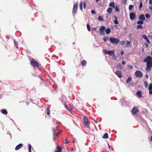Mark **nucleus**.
Wrapping results in <instances>:
<instances>
[{
  "instance_id": "nucleus-1",
  "label": "nucleus",
  "mask_w": 152,
  "mask_h": 152,
  "mask_svg": "<svg viewBox=\"0 0 152 152\" xmlns=\"http://www.w3.org/2000/svg\"><path fill=\"white\" fill-rule=\"evenodd\" d=\"M144 61L147 63V67L146 69L147 71L149 72L152 66V57L148 56L144 60Z\"/></svg>"
},
{
  "instance_id": "nucleus-2",
  "label": "nucleus",
  "mask_w": 152,
  "mask_h": 152,
  "mask_svg": "<svg viewBox=\"0 0 152 152\" xmlns=\"http://www.w3.org/2000/svg\"><path fill=\"white\" fill-rule=\"evenodd\" d=\"M31 64L34 67L39 66V64L38 62L34 59H32L31 61Z\"/></svg>"
},
{
  "instance_id": "nucleus-3",
  "label": "nucleus",
  "mask_w": 152,
  "mask_h": 152,
  "mask_svg": "<svg viewBox=\"0 0 152 152\" xmlns=\"http://www.w3.org/2000/svg\"><path fill=\"white\" fill-rule=\"evenodd\" d=\"M103 52L109 55L110 56H112L115 53V51L114 50L108 51L107 50H104Z\"/></svg>"
},
{
  "instance_id": "nucleus-4",
  "label": "nucleus",
  "mask_w": 152,
  "mask_h": 152,
  "mask_svg": "<svg viewBox=\"0 0 152 152\" xmlns=\"http://www.w3.org/2000/svg\"><path fill=\"white\" fill-rule=\"evenodd\" d=\"M110 40L112 43L116 44H118L119 42L118 39L114 38H110Z\"/></svg>"
},
{
  "instance_id": "nucleus-5",
  "label": "nucleus",
  "mask_w": 152,
  "mask_h": 152,
  "mask_svg": "<svg viewBox=\"0 0 152 152\" xmlns=\"http://www.w3.org/2000/svg\"><path fill=\"white\" fill-rule=\"evenodd\" d=\"M106 28L104 26H101L99 28V31L101 34L104 35L105 34L104 31Z\"/></svg>"
},
{
  "instance_id": "nucleus-6",
  "label": "nucleus",
  "mask_w": 152,
  "mask_h": 152,
  "mask_svg": "<svg viewBox=\"0 0 152 152\" xmlns=\"http://www.w3.org/2000/svg\"><path fill=\"white\" fill-rule=\"evenodd\" d=\"M135 75L137 77H141L142 75V74L141 71L139 70H137L135 72Z\"/></svg>"
},
{
  "instance_id": "nucleus-7",
  "label": "nucleus",
  "mask_w": 152,
  "mask_h": 152,
  "mask_svg": "<svg viewBox=\"0 0 152 152\" xmlns=\"http://www.w3.org/2000/svg\"><path fill=\"white\" fill-rule=\"evenodd\" d=\"M77 4H75L74 5L72 10V12L74 14H75L76 13L77 10Z\"/></svg>"
},
{
  "instance_id": "nucleus-8",
  "label": "nucleus",
  "mask_w": 152,
  "mask_h": 152,
  "mask_svg": "<svg viewBox=\"0 0 152 152\" xmlns=\"http://www.w3.org/2000/svg\"><path fill=\"white\" fill-rule=\"evenodd\" d=\"M138 112L139 110L138 108L136 107H133L132 111V114L133 115H134Z\"/></svg>"
},
{
  "instance_id": "nucleus-9",
  "label": "nucleus",
  "mask_w": 152,
  "mask_h": 152,
  "mask_svg": "<svg viewBox=\"0 0 152 152\" xmlns=\"http://www.w3.org/2000/svg\"><path fill=\"white\" fill-rule=\"evenodd\" d=\"M130 18L131 20H134L136 18L135 14L134 12H132L130 14Z\"/></svg>"
},
{
  "instance_id": "nucleus-10",
  "label": "nucleus",
  "mask_w": 152,
  "mask_h": 152,
  "mask_svg": "<svg viewBox=\"0 0 152 152\" xmlns=\"http://www.w3.org/2000/svg\"><path fill=\"white\" fill-rule=\"evenodd\" d=\"M115 73L119 78H121L122 77V74L121 71L119 70L115 72Z\"/></svg>"
},
{
  "instance_id": "nucleus-11",
  "label": "nucleus",
  "mask_w": 152,
  "mask_h": 152,
  "mask_svg": "<svg viewBox=\"0 0 152 152\" xmlns=\"http://www.w3.org/2000/svg\"><path fill=\"white\" fill-rule=\"evenodd\" d=\"M148 90H149V94H152V84L151 83L150 84Z\"/></svg>"
},
{
  "instance_id": "nucleus-12",
  "label": "nucleus",
  "mask_w": 152,
  "mask_h": 152,
  "mask_svg": "<svg viewBox=\"0 0 152 152\" xmlns=\"http://www.w3.org/2000/svg\"><path fill=\"white\" fill-rule=\"evenodd\" d=\"M84 121L86 125L87 126H88L89 125V122L87 117H85L84 118Z\"/></svg>"
},
{
  "instance_id": "nucleus-13",
  "label": "nucleus",
  "mask_w": 152,
  "mask_h": 152,
  "mask_svg": "<svg viewBox=\"0 0 152 152\" xmlns=\"http://www.w3.org/2000/svg\"><path fill=\"white\" fill-rule=\"evenodd\" d=\"M109 6L110 7H112L113 8H115V4L114 2H110L109 4Z\"/></svg>"
},
{
  "instance_id": "nucleus-14",
  "label": "nucleus",
  "mask_w": 152,
  "mask_h": 152,
  "mask_svg": "<svg viewBox=\"0 0 152 152\" xmlns=\"http://www.w3.org/2000/svg\"><path fill=\"white\" fill-rule=\"evenodd\" d=\"M139 19L140 20H144L145 19V18L143 15H141L139 16Z\"/></svg>"
},
{
  "instance_id": "nucleus-15",
  "label": "nucleus",
  "mask_w": 152,
  "mask_h": 152,
  "mask_svg": "<svg viewBox=\"0 0 152 152\" xmlns=\"http://www.w3.org/2000/svg\"><path fill=\"white\" fill-rule=\"evenodd\" d=\"M22 145L23 144H20L19 145H18L15 147V150H18L21 147Z\"/></svg>"
},
{
  "instance_id": "nucleus-16",
  "label": "nucleus",
  "mask_w": 152,
  "mask_h": 152,
  "mask_svg": "<svg viewBox=\"0 0 152 152\" xmlns=\"http://www.w3.org/2000/svg\"><path fill=\"white\" fill-rule=\"evenodd\" d=\"M142 37L143 38H144L147 41V42L148 43L150 44V41L148 39L147 37L144 35H142Z\"/></svg>"
},
{
  "instance_id": "nucleus-17",
  "label": "nucleus",
  "mask_w": 152,
  "mask_h": 152,
  "mask_svg": "<svg viewBox=\"0 0 152 152\" xmlns=\"http://www.w3.org/2000/svg\"><path fill=\"white\" fill-rule=\"evenodd\" d=\"M113 11L112 9L111 8L109 7L107 10V12L109 14H111Z\"/></svg>"
},
{
  "instance_id": "nucleus-18",
  "label": "nucleus",
  "mask_w": 152,
  "mask_h": 152,
  "mask_svg": "<svg viewBox=\"0 0 152 152\" xmlns=\"http://www.w3.org/2000/svg\"><path fill=\"white\" fill-rule=\"evenodd\" d=\"M57 151H56L55 152H61V148L60 147H57Z\"/></svg>"
},
{
  "instance_id": "nucleus-19",
  "label": "nucleus",
  "mask_w": 152,
  "mask_h": 152,
  "mask_svg": "<svg viewBox=\"0 0 152 152\" xmlns=\"http://www.w3.org/2000/svg\"><path fill=\"white\" fill-rule=\"evenodd\" d=\"M137 94L139 97H141L142 96L141 95V92L140 91H138L137 92Z\"/></svg>"
},
{
  "instance_id": "nucleus-20",
  "label": "nucleus",
  "mask_w": 152,
  "mask_h": 152,
  "mask_svg": "<svg viewBox=\"0 0 152 152\" xmlns=\"http://www.w3.org/2000/svg\"><path fill=\"white\" fill-rule=\"evenodd\" d=\"M108 134L107 133H105L103 136V138L104 139H107L108 138Z\"/></svg>"
},
{
  "instance_id": "nucleus-21",
  "label": "nucleus",
  "mask_w": 152,
  "mask_h": 152,
  "mask_svg": "<svg viewBox=\"0 0 152 152\" xmlns=\"http://www.w3.org/2000/svg\"><path fill=\"white\" fill-rule=\"evenodd\" d=\"M126 44L125 46V47H127L130 46V44L131 43L130 42L126 41Z\"/></svg>"
},
{
  "instance_id": "nucleus-22",
  "label": "nucleus",
  "mask_w": 152,
  "mask_h": 152,
  "mask_svg": "<svg viewBox=\"0 0 152 152\" xmlns=\"http://www.w3.org/2000/svg\"><path fill=\"white\" fill-rule=\"evenodd\" d=\"M111 31L110 29L109 28H107L105 31L106 33L107 34H109L110 33Z\"/></svg>"
},
{
  "instance_id": "nucleus-23",
  "label": "nucleus",
  "mask_w": 152,
  "mask_h": 152,
  "mask_svg": "<svg viewBox=\"0 0 152 152\" xmlns=\"http://www.w3.org/2000/svg\"><path fill=\"white\" fill-rule=\"evenodd\" d=\"M83 2L81 1L80 2V10L82 11V10H83Z\"/></svg>"
},
{
  "instance_id": "nucleus-24",
  "label": "nucleus",
  "mask_w": 152,
  "mask_h": 152,
  "mask_svg": "<svg viewBox=\"0 0 152 152\" xmlns=\"http://www.w3.org/2000/svg\"><path fill=\"white\" fill-rule=\"evenodd\" d=\"M114 17L115 18V20L114 21V23L115 24H118V22L117 21V19H118V18H117V17L116 16H114Z\"/></svg>"
},
{
  "instance_id": "nucleus-25",
  "label": "nucleus",
  "mask_w": 152,
  "mask_h": 152,
  "mask_svg": "<svg viewBox=\"0 0 152 152\" xmlns=\"http://www.w3.org/2000/svg\"><path fill=\"white\" fill-rule=\"evenodd\" d=\"M116 67L118 69H121L122 68V65L120 63L117 65Z\"/></svg>"
},
{
  "instance_id": "nucleus-26",
  "label": "nucleus",
  "mask_w": 152,
  "mask_h": 152,
  "mask_svg": "<svg viewBox=\"0 0 152 152\" xmlns=\"http://www.w3.org/2000/svg\"><path fill=\"white\" fill-rule=\"evenodd\" d=\"M1 113L4 114H6L7 113V111L5 110H2L1 111Z\"/></svg>"
},
{
  "instance_id": "nucleus-27",
  "label": "nucleus",
  "mask_w": 152,
  "mask_h": 152,
  "mask_svg": "<svg viewBox=\"0 0 152 152\" xmlns=\"http://www.w3.org/2000/svg\"><path fill=\"white\" fill-rule=\"evenodd\" d=\"M132 79V78L131 77H129L128 78V79L126 81V83H129L130 81Z\"/></svg>"
},
{
  "instance_id": "nucleus-28",
  "label": "nucleus",
  "mask_w": 152,
  "mask_h": 152,
  "mask_svg": "<svg viewBox=\"0 0 152 152\" xmlns=\"http://www.w3.org/2000/svg\"><path fill=\"white\" fill-rule=\"evenodd\" d=\"M137 23L138 24H142L143 23V21L142 20H139L137 21Z\"/></svg>"
},
{
  "instance_id": "nucleus-29",
  "label": "nucleus",
  "mask_w": 152,
  "mask_h": 152,
  "mask_svg": "<svg viewBox=\"0 0 152 152\" xmlns=\"http://www.w3.org/2000/svg\"><path fill=\"white\" fill-rule=\"evenodd\" d=\"M87 27L88 30L89 31H91V30L90 25L89 24H87Z\"/></svg>"
},
{
  "instance_id": "nucleus-30",
  "label": "nucleus",
  "mask_w": 152,
  "mask_h": 152,
  "mask_svg": "<svg viewBox=\"0 0 152 152\" xmlns=\"http://www.w3.org/2000/svg\"><path fill=\"white\" fill-rule=\"evenodd\" d=\"M98 19L100 21H102L103 20V18L101 16H99L98 17Z\"/></svg>"
},
{
  "instance_id": "nucleus-31",
  "label": "nucleus",
  "mask_w": 152,
  "mask_h": 152,
  "mask_svg": "<svg viewBox=\"0 0 152 152\" xmlns=\"http://www.w3.org/2000/svg\"><path fill=\"white\" fill-rule=\"evenodd\" d=\"M122 45H124L126 44V42L124 41H123L120 43Z\"/></svg>"
},
{
  "instance_id": "nucleus-32",
  "label": "nucleus",
  "mask_w": 152,
  "mask_h": 152,
  "mask_svg": "<svg viewBox=\"0 0 152 152\" xmlns=\"http://www.w3.org/2000/svg\"><path fill=\"white\" fill-rule=\"evenodd\" d=\"M86 64V61H83L82 62V65L84 66Z\"/></svg>"
},
{
  "instance_id": "nucleus-33",
  "label": "nucleus",
  "mask_w": 152,
  "mask_h": 152,
  "mask_svg": "<svg viewBox=\"0 0 152 152\" xmlns=\"http://www.w3.org/2000/svg\"><path fill=\"white\" fill-rule=\"evenodd\" d=\"M137 28L138 29H142V26L141 25H139L137 26Z\"/></svg>"
},
{
  "instance_id": "nucleus-34",
  "label": "nucleus",
  "mask_w": 152,
  "mask_h": 152,
  "mask_svg": "<svg viewBox=\"0 0 152 152\" xmlns=\"http://www.w3.org/2000/svg\"><path fill=\"white\" fill-rule=\"evenodd\" d=\"M115 10L116 12H118L119 11V10L118 7H117V6L115 7Z\"/></svg>"
},
{
  "instance_id": "nucleus-35",
  "label": "nucleus",
  "mask_w": 152,
  "mask_h": 152,
  "mask_svg": "<svg viewBox=\"0 0 152 152\" xmlns=\"http://www.w3.org/2000/svg\"><path fill=\"white\" fill-rule=\"evenodd\" d=\"M112 56H113V58L114 59H116L117 58V57L115 56V53H114V54H113L112 55Z\"/></svg>"
},
{
  "instance_id": "nucleus-36",
  "label": "nucleus",
  "mask_w": 152,
  "mask_h": 152,
  "mask_svg": "<svg viewBox=\"0 0 152 152\" xmlns=\"http://www.w3.org/2000/svg\"><path fill=\"white\" fill-rule=\"evenodd\" d=\"M31 145L30 144H28L29 152H31Z\"/></svg>"
},
{
  "instance_id": "nucleus-37",
  "label": "nucleus",
  "mask_w": 152,
  "mask_h": 152,
  "mask_svg": "<svg viewBox=\"0 0 152 152\" xmlns=\"http://www.w3.org/2000/svg\"><path fill=\"white\" fill-rule=\"evenodd\" d=\"M144 84L146 87L147 88L148 86V84L147 82L145 81L144 82Z\"/></svg>"
},
{
  "instance_id": "nucleus-38",
  "label": "nucleus",
  "mask_w": 152,
  "mask_h": 152,
  "mask_svg": "<svg viewBox=\"0 0 152 152\" xmlns=\"http://www.w3.org/2000/svg\"><path fill=\"white\" fill-rule=\"evenodd\" d=\"M145 17L147 18H150V16L148 14H146L145 15Z\"/></svg>"
},
{
  "instance_id": "nucleus-39",
  "label": "nucleus",
  "mask_w": 152,
  "mask_h": 152,
  "mask_svg": "<svg viewBox=\"0 0 152 152\" xmlns=\"http://www.w3.org/2000/svg\"><path fill=\"white\" fill-rule=\"evenodd\" d=\"M143 4L142 2H140V6H139V9L140 10L142 8V6Z\"/></svg>"
},
{
  "instance_id": "nucleus-40",
  "label": "nucleus",
  "mask_w": 152,
  "mask_h": 152,
  "mask_svg": "<svg viewBox=\"0 0 152 152\" xmlns=\"http://www.w3.org/2000/svg\"><path fill=\"white\" fill-rule=\"evenodd\" d=\"M133 8V6L132 5H130L129 6V10H132Z\"/></svg>"
},
{
  "instance_id": "nucleus-41",
  "label": "nucleus",
  "mask_w": 152,
  "mask_h": 152,
  "mask_svg": "<svg viewBox=\"0 0 152 152\" xmlns=\"http://www.w3.org/2000/svg\"><path fill=\"white\" fill-rule=\"evenodd\" d=\"M108 39V38L107 37H105L104 38L103 40L104 41H106Z\"/></svg>"
},
{
  "instance_id": "nucleus-42",
  "label": "nucleus",
  "mask_w": 152,
  "mask_h": 152,
  "mask_svg": "<svg viewBox=\"0 0 152 152\" xmlns=\"http://www.w3.org/2000/svg\"><path fill=\"white\" fill-rule=\"evenodd\" d=\"M47 113L48 115H49L50 114V110L48 109L47 110Z\"/></svg>"
},
{
  "instance_id": "nucleus-43",
  "label": "nucleus",
  "mask_w": 152,
  "mask_h": 152,
  "mask_svg": "<svg viewBox=\"0 0 152 152\" xmlns=\"http://www.w3.org/2000/svg\"><path fill=\"white\" fill-rule=\"evenodd\" d=\"M91 13L92 14H95L96 13L95 11L94 10H91Z\"/></svg>"
},
{
  "instance_id": "nucleus-44",
  "label": "nucleus",
  "mask_w": 152,
  "mask_h": 152,
  "mask_svg": "<svg viewBox=\"0 0 152 152\" xmlns=\"http://www.w3.org/2000/svg\"><path fill=\"white\" fill-rule=\"evenodd\" d=\"M83 8H84V9H85L86 7V5L85 2H84L83 3Z\"/></svg>"
},
{
  "instance_id": "nucleus-45",
  "label": "nucleus",
  "mask_w": 152,
  "mask_h": 152,
  "mask_svg": "<svg viewBox=\"0 0 152 152\" xmlns=\"http://www.w3.org/2000/svg\"><path fill=\"white\" fill-rule=\"evenodd\" d=\"M124 51L123 50H122L121 52V55H124Z\"/></svg>"
},
{
  "instance_id": "nucleus-46",
  "label": "nucleus",
  "mask_w": 152,
  "mask_h": 152,
  "mask_svg": "<svg viewBox=\"0 0 152 152\" xmlns=\"http://www.w3.org/2000/svg\"><path fill=\"white\" fill-rule=\"evenodd\" d=\"M65 108L67 109L68 110H69V108L67 105H65Z\"/></svg>"
},
{
  "instance_id": "nucleus-47",
  "label": "nucleus",
  "mask_w": 152,
  "mask_h": 152,
  "mask_svg": "<svg viewBox=\"0 0 152 152\" xmlns=\"http://www.w3.org/2000/svg\"><path fill=\"white\" fill-rule=\"evenodd\" d=\"M127 0H123V1L124 4H126V3Z\"/></svg>"
},
{
  "instance_id": "nucleus-48",
  "label": "nucleus",
  "mask_w": 152,
  "mask_h": 152,
  "mask_svg": "<svg viewBox=\"0 0 152 152\" xmlns=\"http://www.w3.org/2000/svg\"><path fill=\"white\" fill-rule=\"evenodd\" d=\"M149 9L151 10V11H152V6H150L149 7Z\"/></svg>"
},
{
  "instance_id": "nucleus-49",
  "label": "nucleus",
  "mask_w": 152,
  "mask_h": 152,
  "mask_svg": "<svg viewBox=\"0 0 152 152\" xmlns=\"http://www.w3.org/2000/svg\"><path fill=\"white\" fill-rule=\"evenodd\" d=\"M128 67L130 69H132L133 68V66L131 65H129Z\"/></svg>"
},
{
  "instance_id": "nucleus-50",
  "label": "nucleus",
  "mask_w": 152,
  "mask_h": 152,
  "mask_svg": "<svg viewBox=\"0 0 152 152\" xmlns=\"http://www.w3.org/2000/svg\"><path fill=\"white\" fill-rule=\"evenodd\" d=\"M149 3L152 5V0H150L149 1Z\"/></svg>"
},
{
  "instance_id": "nucleus-51",
  "label": "nucleus",
  "mask_w": 152,
  "mask_h": 152,
  "mask_svg": "<svg viewBox=\"0 0 152 152\" xmlns=\"http://www.w3.org/2000/svg\"><path fill=\"white\" fill-rule=\"evenodd\" d=\"M144 44L145 45L146 47L147 48L148 46V45L146 43H145Z\"/></svg>"
},
{
  "instance_id": "nucleus-52",
  "label": "nucleus",
  "mask_w": 152,
  "mask_h": 152,
  "mask_svg": "<svg viewBox=\"0 0 152 152\" xmlns=\"http://www.w3.org/2000/svg\"><path fill=\"white\" fill-rule=\"evenodd\" d=\"M65 140H66V143H68L69 142L68 141V140L67 139H66Z\"/></svg>"
},
{
  "instance_id": "nucleus-53",
  "label": "nucleus",
  "mask_w": 152,
  "mask_h": 152,
  "mask_svg": "<svg viewBox=\"0 0 152 152\" xmlns=\"http://www.w3.org/2000/svg\"><path fill=\"white\" fill-rule=\"evenodd\" d=\"M145 77H146V78H148V75H147V74H146V75H145Z\"/></svg>"
},
{
  "instance_id": "nucleus-54",
  "label": "nucleus",
  "mask_w": 152,
  "mask_h": 152,
  "mask_svg": "<svg viewBox=\"0 0 152 152\" xmlns=\"http://www.w3.org/2000/svg\"><path fill=\"white\" fill-rule=\"evenodd\" d=\"M125 64V62L124 61H123L122 62V64Z\"/></svg>"
},
{
  "instance_id": "nucleus-55",
  "label": "nucleus",
  "mask_w": 152,
  "mask_h": 152,
  "mask_svg": "<svg viewBox=\"0 0 152 152\" xmlns=\"http://www.w3.org/2000/svg\"><path fill=\"white\" fill-rule=\"evenodd\" d=\"M151 141H152V136L151 137Z\"/></svg>"
},
{
  "instance_id": "nucleus-56",
  "label": "nucleus",
  "mask_w": 152,
  "mask_h": 152,
  "mask_svg": "<svg viewBox=\"0 0 152 152\" xmlns=\"http://www.w3.org/2000/svg\"><path fill=\"white\" fill-rule=\"evenodd\" d=\"M95 122L96 123H97V122L96 121H95Z\"/></svg>"
},
{
  "instance_id": "nucleus-57",
  "label": "nucleus",
  "mask_w": 152,
  "mask_h": 152,
  "mask_svg": "<svg viewBox=\"0 0 152 152\" xmlns=\"http://www.w3.org/2000/svg\"><path fill=\"white\" fill-rule=\"evenodd\" d=\"M108 146H109V148H110L109 145V144L108 143Z\"/></svg>"
},
{
  "instance_id": "nucleus-58",
  "label": "nucleus",
  "mask_w": 152,
  "mask_h": 152,
  "mask_svg": "<svg viewBox=\"0 0 152 152\" xmlns=\"http://www.w3.org/2000/svg\"><path fill=\"white\" fill-rule=\"evenodd\" d=\"M14 43H15V46H16V45H15V41H14Z\"/></svg>"
},
{
  "instance_id": "nucleus-59",
  "label": "nucleus",
  "mask_w": 152,
  "mask_h": 152,
  "mask_svg": "<svg viewBox=\"0 0 152 152\" xmlns=\"http://www.w3.org/2000/svg\"><path fill=\"white\" fill-rule=\"evenodd\" d=\"M99 0H96V2H98Z\"/></svg>"
},
{
  "instance_id": "nucleus-60",
  "label": "nucleus",
  "mask_w": 152,
  "mask_h": 152,
  "mask_svg": "<svg viewBox=\"0 0 152 152\" xmlns=\"http://www.w3.org/2000/svg\"><path fill=\"white\" fill-rule=\"evenodd\" d=\"M72 142H73V143H74V142H75V140H74Z\"/></svg>"
},
{
  "instance_id": "nucleus-61",
  "label": "nucleus",
  "mask_w": 152,
  "mask_h": 152,
  "mask_svg": "<svg viewBox=\"0 0 152 152\" xmlns=\"http://www.w3.org/2000/svg\"><path fill=\"white\" fill-rule=\"evenodd\" d=\"M151 55L152 56V50L151 51Z\"/></svg>"
},
{
  "instance_id": "nucleus-62",
  "label": "nucleus",
  "mask_w": 152,
  "mask_h": 152,
  "mask_svg": "<svg viewBox=\"0 0 152 152\" xmlns=\"http://www.w3.org/2000/svg\"><path fill=\"white\" fill-rule=\"evenodd\" d=\"M27 104H28V102H27Z\"/></svg>"
}]
</instances>
